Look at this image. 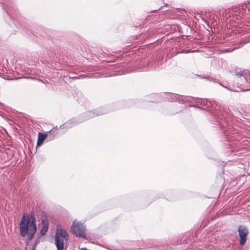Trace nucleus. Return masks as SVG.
<instances>
[{
	"mask_svg": "<svg viewBox=\"0 0 250 250\" xmlns=\"http://www.w3.org/2000/svg\"><path fill=\"white\" fill-rule=\"evenodd\" d=\"M235 75L239 78H242L244 80V82H246L247 78L249 75V73L247 70H240L239 71H236Z\"/></svg>",
	"mask_w": 250,
	"mask_h": 250,
	"instance_id": "11",
	"label": "nucleus"
},
{
	"mask_svg": "<svg viewBox=\"0 0 250 250\" xmlns=\"http://www.w3.org/2000/svg\"><path fill=\"white\" fill-rule=\"evenodd\" d=\"M20 232L22 237L27 236L28 239L30 240L32 239L37 229L35 220L34 217L23 215L20 222Z\"/></svg>",
	"mask_w": 250,
	"mask_h": 250,
	"instance_id": "1",
	"label": "nucleus"
},
{
	"mask_svg": "<svg viewBox=\"0 0 250 250\" xmlns=\"http://www.w3.org/2000/svg\"><path fill=\"white\" fill-rule=\"evenodd\" d=\"M42 228L40 233L44 235L48 229L49 222L45 214H42L41 217Z\"/></svg>",
	"mask_w": 250,
	"mask_h": 250,
	"instance_id": "9",
	"label": "nucleus"
},
{
	"mask_svg": "<svg viewBox=\"0 0 250 250\" xmlns=\"http://www.w3.org/2000/svg\"><path fill=\"white\" fill-rule=\"evenodd\" d=\"M197 98L189 97V96H184L179 95L176 94H171V102H178L181 104H184L185 103H192L193 102L196 103V99Z\"/></svg>",
	"mask_w": 250,
	"mask_h": 250,
	"instance_id": "5",
	"label": "nucleus"
},
{
	"mask_svg": "<svg viewBox=\"0 0 250 250\" xmlns=\"http://www.w3.org/2000/svg\"><path fill=\"white\" fill-rule=\"evenodd\" d=\"M58 129L57 128H53L49 131L46 132L45 133H42L39 132L38 134V140L37 142V146H41L43 143L44 141L47 138L49 134L55 135L57 133Z\"/></svg>",
	"mask_w": 250,
	"mask_h": 250,
	"instance_id": "6",
	"label": "nucleus"
},
{
	"mask_svg": "<svg viewBox=\"0 0 250 250\" xmlns=\"http://www.w3.org/2000/svg\"><path fill=\"white\" fill-rule=\"evenodd\" d=\"M225 88H227L228 90H230V91H232L231 89L229 88H227V87H225Z\"/></svg>",
	"mask_w": 250,
	"mask_h": 250,
	"instance_id": "17",
	"label": "nucleus"
},
{
	"mask_svg": "<svg viewBox=\"0 0 250 250\" xmlns=\"http://www.w3.org/2000/svg\"><path fill=\"white\" fill-rule=\"evenodd\" d=\"M207 79L209 81H210V82H212L214 83H219V84L221 85H222L223 87H225L224 86H223L221 83H219L218 82V81L216 79H214L213 78H210V77H208L207 78Z\"/></svg>",
	"mask_w": 250,
	"mask_h": 250,
	"instance_id": "13",
	"label": "nucleus"
},
{
	"mask_svg": "<svg viewBox=\"0 0 250 250\" xmlns=\"http://www.w3.org/2000/svg\"><path fill=\"white\" fill-rule=\"evenodd\" d=\"M190 52V51L189 50H187V51L185 52V53H189V52ZM182 52H185V51H182Z\"/></svg>",
	"mask_w": 250,
	"mask_h": 250,
	"instance_id": "16",
	"label": "nucleus"
},
{
	"mask_svg": "<svg viewBox=\"0 0 250 250\" xmlns=\"http://www.w3.org/2000/svg\"><path fill=\"white\" fill-rule=\"evenodd\" d=\"M72 232L77 236L85 238V227L79 222L74 221L72 226Z\"/></svg>",
	"mask_w": 250,
	"mask_h": 250,
	"instance_id": "4",
	"label": "nucleus"
},
{
	"mask_svg": "<svg viewBox=\"0 0 250 250\" xmlns=\"http://www.w3.org/2000/svg\"><path fill=\"white\" fill-rule=\"evenodd\" d=\"M218 114L219 112L218 111L211 112V115L212 116V119L210 120V122H212V124H215L218 125V128H220L221 130H222L224 135L226 137V140L229 141L230 139L228 137L227 133L224 129L225 125H226L227 123L223 118H221L218 116Z\"/></svg>",
	"mask_w": 250,
	"mask_h": 250,
	"instance_id": "3",
	"label": "nucleus"
},
{
	"mask_svg": "<svg viewBox=\"0 0 250 250\" xmlns=\"http://www.w3.org/2000/svg\"><path fill=\"white\" fill-rule=\"evenodd\" d=\"M249 90H250V89H246V90H245V91H248ZM243 91H245V90H244Z\"/></svg>",
	"mask_w": 250,
	"mask_h": 250,
	"instance_id": "18",
	"label": "nucleus"
},
{
	"mask_svg": "<svg viewBox=\"0 0 250 250\" xmlns=\"http://www.w3.org/2000/svg\"><path fill=\"white\" fill-rule=\"evenodd\" d=\"M155 200L152 193H146L142 197L141 201L143 207H146L151 204Z\"/></svg>",
	"mask_w": 250,
	"mask_h": 250,
	"instance_id": "8",
	"label": "nucleus"
},
{
	"mask_svg": "<svg viewBox=\"0 0 250 250\" xmlns=\"http://www.w3.org/2000/svg\"><path fill=\"white\" fill-rule=\"evenodd\" d=\"M183 243L188 244V240L185 239V240H183Z\"/></svg>",
	"mask_w": 250,
	"mask_h": 250,
	"instance_id": "14",
	"label": "nucleus"
},
{
	"mask_svg": "<svg viewBox=\"0 0 250 250\" xmlns=\"http://www.w3.org/2000/svg\"><path fill=\"white\" fill-rule=\"evenodd\" d=\"M239 236L240 237V245L243 246L246 243L248 234L249 233L248 229L244 226H240L238 229Z\"/></svg>",
	"mask_w": 250,
	"mask_h": 250,
	"instance_id": "7",
	"label": "nucleus"
},
{
	"mask_svg": "<svg viewBox=\"0 0 250 250\" xmlns=\"http://www.w3.org/2000/svg\"><path fill=\"white\" fill-rule=\"evenodd\" d=\"M248 41L246 40H241V42L238 44H235L234 46L233 47H229L227 49H224L222 51L223 52H230L234 50L235 49L239 48L241 46H243L244 44L248 42Z\"/></svg>",
	"mask_w": 250,
	"mask_h": 250,
	"instance_id": "10",
	"label": "nucleus"
},
{
	"mask_svg": "<svg viewBox=\"0 0 250 250\" xmlns=\"http://www.w3.org/2000/svg\"><path fill=\"white\" fill-rule=\"evenodd\" d=\"M159 196L158 197L159 198L162 197L163 196V195L162 193H159Z\"/></svg>",
	"mask_w": 250,
	"mask_h": 250,
	"instance_id": "15",
	"label": "nucleus"
},
{
	"mask_svg": "<svg viewBox=\"0 0 250 250\" xmlns=\"http://www.w3.org/2000/svg\"><path fill=\"white\" fill-rule=\"evenodd\" d=\"M69 240V235L64 229L57 227L55 237V245L57 250H63L64 241L67 242Z\"/></svg>",
	"mask_w": 250,
	"mask_h": 250,
	"instance_id": "2",
	"label": "nucleus"
},
{
	"mask_svg": "<svg viewBox=\"0 0 250 250\" xmlns=\"http://www.w3.org/2000/svg\"><path fill=\"white\" fill-rule=\"evenodd\" d=\"M196 103L203 105L209 106L211 104V102L207 99H200L197 98L196 99Z\"/></svg>",
	"mask_w": 250,
	"mask_h": 250,
	"instance_id": "12",
	"label": "nucleus"
}]
</instances>
